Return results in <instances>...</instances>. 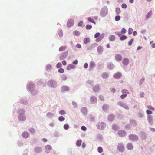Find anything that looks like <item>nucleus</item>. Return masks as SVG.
<instances>
[{
	"label": "nucleus",
	"instance_id": "c03bdc74",
	"mask_svg": "<svg viewBox=\"0 0 155 155\" xmlns=\"http://www.w3.org/2000/svg\"><path fill=\"white\" fill-rule=\"evenodd\" d=\"M58 71L60 73H63L64 72V70L63 68H60L58 70Z\"/></svg>",
	"mask_w": 155,
	"mask_h": 155
},
{
	"label": "nucleus",
	"instance_id": "2f4dec72",
	"mask_svg": "<svg viewBox=\"0 0 155 155\" xmlns=\"http://www.w3.org/2000/svg\"><path fill=\"white\" fill-rule=\"evenodd\" d=\"M117 104L121 106L122 107L125 105V104L123 102L121 101H119L118 102Z\"/></svg>",
	"mask_w": 155,
	"mask_h": 155
},
{
	"label": "nucleus",
	"instance_id": "f3484780",
	"mask_svg": "<svg viewBox=\"0 0 155 155\" xmlns=\"http://www.w3.org/2000/svg\"><path fill=\"white\" fill-rule=\"evenodd\" d=\"M100 87L99 86L96 85L93 87V90L95 92L99 91L100 90Z\"/></svg>",
	"mask_w": 155,
	"mask_h": 155
},
{
	"label": "nucleus",
	"instance_id": "a878e982",
	"mask_svg": "<svg viewBox=\"0 0 155 155\" xmlns=\"http://www.w3.org/2000/svg\"><path fill=\"white\" fill-rule=\"evenodd\" d=\"M75 67L72 64H69L67 66V69L69 70L72 68H74Z\"/></svg>",
	"mask_w": 155,
	"mask_h": 155
},
{
	"label": "nucleus",
	"instance_id": "37998d69",
	"mask_svg": "<svg viewBox=\"0 0 155 155\" xmlns=\"http://www.w3.org/2000/svg\"><path fill=\"white\" fill-rule=\"evenodd\" d=\"M148 120H149L150 123L152 122V117H151L150 116H148Z\"/></svg>",
	"mask_w": 155,
	"mask_h": 155
},
{
	"label": "nucleus",
	"instance_id": "0eeeda50",
	"mask_svg": "<svg viewBox=\"0 0 155 155\" xmlns=\"http://www.w3.org/2000/svg\"><path fill=\"white\" fill-rule=\"evenodd\" d=\"M18 118L19 120H20L21 121H23L25 120L26 117L25 115L24 114H19Z\"/></svg>",
	"mask_w": 155,
	"mask_h": 155
},
{
	"label": "nucleus",
	"instance_id": "20e7f679",
	"mask_svg": "<svg viewBox=\"0 0 155 155\" xmlns=\"http://www.w3.org/2000/svg\"><path fill=\"white\" fill-rule=\"evenodd\" d=\"M74 24V21L72 19H69L68 20L67 23V26L68 28H70L73 26Z\"/></svg>",
	"mask_w": 155,
	"mask_h": 155
},
{
	"label": "nucleus",
	"instance_id": "9b49d317",
	"mask_svg": "<svg viewBox=\"0 0 155 155\" xmlns=\"http://www.w3.org/2000/svg\"><path fill=\"white\" fill-rule=\"evenodd\" d=\"M91 102L92 104L95 103L97 101L96 98L94 96H92L90 98Z\"/></svg>",
	"mask_w": 155,
	"mask_h": 155
},
{
	"label": "nucleus",
	"instance_id": "4be33fe9",
	"mask_svg": "<svg viewBox=\"0 0 155 155\" xmlns=\"http://www.w3.org/2000/svg\"><path fill=\"white\" fill-rule=\"evenodd\" d=\"M67 48L66 46H63L60 47L59 49V51L61 52L65 50Z\"/></svg>",
	"mask_w": 155,
	"mask_h": 155
},
{
	"label": "nucleus",
	"instance_id": "7c9ffc66",
	"mask_svg": "<svg viewBox=\"0 0 155 155\" xmlns=\"http://www.w3.org/2000/svg\"><path fill=\"white\" fill-rule=\"evenodd\" d=\"M90 42L89 39L88 38H86L84 40V42L85 44H87Z\"/></svg>",
	"mask_w": 155,
	"mask_h": 155
},
{
	"label": "nucleus",
	"instance_id": "aec40b11",
	"mask_svg": "<svg viewBox=\"0 0 155 155\" xmlns=\"http://www.w3.org/2000/svg\"><path fill=\"white\" fill-rule=\"evenodd\" d=\"M108 120L110 121H113L114 119V117L113 115H110L108 117Z\"/></svg>",
	"mask_w": 155,
	"mask_h": 155
},
{
	"label": "nucleus",
	"instance_id": "13d9d810",
	"mask_svg": "<svg viewBox=\"0 0 155 155\" xmlns=\"http://www.w3.org/2000/svg\"><path fill=\"white\" fill-rule=\"evenodd\" d=\"M146 112L147 114H152V111L149 110H147L146 111Z\"/></svg>",
	"mask_w": 155,
	"mask_h": 155
},
{
	"label": "nucleus",
	"instance_id": "423d86ee",
	"mask_svg": "<svg viewBox=\"0 0 155 155\" xmlns=\"http://www.w3.org/2000/svg\"><path fill=\"white\" fill-rule=\"evenodd\" d=\"M68 51H67L63 53L59 57L61 60H62L65 59L68 56Z\"/></svg>",
	"mask_w": 155,
	"mask_h": 155
},
{
	"label": "nucleus",
	"instance_id": "cd10ccee",
	"mask_svg": "<svg viewBox=\"0 0 155 155\" xmlns=\"http://www.w3.org/2000/svg\"><path fill=\"white\" fill-rule=\"evenodd\" d=\"M109 106L106 104L104 105L103 107V109L104 111H106L108 108Z\"/></svg>",
	"mask_w": 155,
	"mask_h": 155
},
{
	"label": "nucleus",
	"instance_id": "dca6fc26",
	"mask_svg": "<svg viewBox=\"0 0 155 155\" xmlns=\"http://www.w3.org/2000/svg\"><path fill=\"white\" fill-rule=\"evenodd\" d=\"M95 66V64L93 61H91L90 63L89 69L90 70L94 68Z\"/></svg>",
	"mask_w": 155,
	"mask_h": 155
},
{
	"label": "nucleus",
	"instance_id": "b1692460",
	"mask_svg": "<svg viewBox=\"0 0 155 155\" xmlns=\"http://www.w3.org/2000/svg\"><path fill=\"white\" fill-rule=\"evenodd\" d=\"M103 47L101 46H99L98 47L97 49V52L99 53H101L103 51Z\"/></svg>",
	"mask_w": 155,
	"mask_h": 155
},
{
	"label": "nucleus",
	"instance_id": "bf43d9fd",
	"mask_svg": "<svg viewBox=\"0 0 155 155\" xmlns=\"http://www.w3.org/2000/svg\"><path fill=\"white\" fill-rule=\"evenodd\" d=\"M76 47L77 48H81V46L79 44H78L76 45Z\"/></svg>",
	"mask_w": 155,
	"mask_h": 155
},
{
	"label": "nucleus",
	"instance_id": "680f3d73",
	"mask_svg": "<svg viewBox=\"0 0 155 155\" xmlns=\"http://www.w3.org/2000/svg\"><path fill=\"white\" fill-rule=\"evenodd\" d=\"M88 20L90 22H93V19L91 18V17H89L88 18Z\"/></svg>",
	"mask_w": 155,
	"mask_h": 155
},
{
	"label": "nucleus",
	"instance_id": "3c124183",
	"mask_svg": "<svg viewBox=\"0 0 155 155\" xmlns=\"http://www.w3.org/2000/svg\"><path fill=\"white\" fill-rule=\"evenodd\" d=\"M64 127L65 129L67 130L69 128V125L67 124H65L64 126Z\"/></svg>",
	"mask_w": 155,
	"mask_h": 155
},
{
	"label": "nucleus",
	"instance_id": "4468645a",
	"mask_svg": "<svg viewBox=\"0 0 155 155\" xmlns=\"http://www.w3.org/2000/svg\"><path fill=\"white\" fill-rule=\"evenodd\" d=\"M122 62L123 64L124 65H127L129 63V61L128 58H125L123 59Z\"/></svg>",
	"mask_w": 155,
	"mask_h": 155
},
{
	"label": "nucleus",
	"instance_id": "69168bd1",
	"mask_svg": "<svg viewBox=\"0 0 155 155\" xmlns=\"http://www.w3.org/2000/svg\"><path fill=\"white\" fill-rule=\"evenodd\" d=\"M62 64L64 65H66V64H67L66 61L65 60L63 61L62 62Z\"/></svg>",
	"mask_w": 155,
	"mask_h": 155
},
{
	"label": "nucleus",
	"instance_id": "de8ad7c7",
	"mask_svg": "<svg viewBox=\"0 0 155 155\" xmlns=\"http://www.w3.org/2000/svg\"><path fill=\"white\" fill-rule=\"evenodd\" d=\"M133 39H131L130 41L128 42V45L129 46H130L132 43H133Z\"/></svg>",
	"mask_w": 155,
	"mask_h": 155
},
{
	"label": "nucleus",
	"instance_id": "f704fd0d",
	"mask_svg": "<svg viewBox=\"0 0 155 155\" xmlns=\"http://www.w3.org/2000/svg\"><path fill=\"white\" fill-rule=\"evenodd\" d=\"M103 149L102 147H98L97 149L98 151L100 153H101L103 152Z\"/></svg>",
	"mask_w": 155,
	"mask_h": 155
},
{
	"label": "nucleus",
	"instance_id": "2eb2a0df",
	"mask_svg": "<svg viewBox=\"0 0 155 155\" xmlns=\"http://www.w3.org/2000/svg\"><path fill=\"white\" fill-rule=\"evenodd\" d=\"M29 134L26 132H24L22 134V136L24 138H27L29 137Z\"/></svg>",
	"mask_w": 155,
	"mask_h": 155
},
{
	"label": "nucleus",
	"instance_id": "c756f323",
	"mask_svg": "<svg viewBox=\"0 0 155 155\" xmlns=\"http://www.w3.org/2000/svg\"><path fill=\"white\" fill-rule=\"evenodd\" d=\"M102 77L104 78H106L108 77V74L106 73H104L102 74Z\"/></svg>",
	"mask_w": 155,
	"mask_h": 155
},
{
	"label": "nucleus",
	"instance_id": "473e14b6",
	"mask_svg": "<svg viewBox=\"0 0 155 155\" xmlns=\"http://www.w3.org/2000/svg\"><path fill=\"white\" fill-rule=\"evenodd\" d=\"M115 11L117 14H119L121 12L120 9L118 8H116Z\"/></svg>",
	"mask_w": 155,
	"mask_h": 155
},
{
	"label": "nucleus",
	"instance_id": "bb28decb",
	"mask_svg": "<svg viewBox=\"0 0 155 155\" xmlns=\"http://www.w3.org/2000/svg\"><path fill=\"white\" fill-rule=\"evenodd\" d=\"M82 141L81 140H78L76 143V145L78 147H79L81 145Z\"/></svg>",
	"mask_w": 155,
	"mask_h": 155
},
{
	"label": "nucleus",
	"instance_id": "09e8293b",
	"mask_svg": "<svg viewBox=\"0 0 155 155\" xmlns=\"http://www.w3.org/2000/svg\"><path fill=\"white\" fill-rule=\"evenodd\" d=\"M63 88L64 89V90L65 91H68L69 89V87H67V86L64 87H63Z\"/></svg>",
	"mask_w": 155,
	"mask_h": 155
},
{
	"label": "nucleus",
	"instance_id": "5fc2aeb1",
	"mask_svg": "<svg viewBox=\"0 0 155 155\" xmlns=\"http://www.w3.org/2000/svg\"><path fill=\"white\" fill-rule=\"evenodd\" d=\"M83 24V22L82 21H80L78 24V25L79 26H81Z\"/></svg>",
	"mask_w": 155,
	"mask_h": 155
},
{
	"label": "nucleus",
	"instance_id": "c9c22d12",
	"mask_svg": "<svg viewBox=\"0 0 155 155\" xmlns=\"http://www.w3.org/2000/svg\"><path fill=\"white\" fill-rule=\"evenodd\" d=\"M127 38V37L126 36L124 35L120 37V40L121 41H123V40L126 39Z\"/></svg>",
	"mask_w": 155,
	"mask_h": 155
},
{
	"label": "nucleus",
	"instance_id": "49530a36",
	"mask_svg": "<svg viewBox=\"0 0 155 155\" xmlns=\"http://www.w3.org/2000/svg\"><path fill=\"white\" fill-rule=\"evenodd\" d=\"M121 33H125L126 32V30L124 28H122L121 31Z\"/></svg>",
	"mask_w": 155,
	"mask_h": 155
},
{
	"label": "nucleus",
	"instance_id": "e433bc0d",
	"mask_svg": "<svg viewBox=\"0 0 155 155\" xmlns=\"http://www.w3.org/2000/svg\"><path fill=\"white\" fill-rule=\"evenodd\" d=\"M29 131L31 134H34L35 132V130L32 128H30L29 129Z\"/></svg>",
	"mask_w": 155,
	"mask_h": 155
},
{
	"label": "nucleus",
	"instance_id": "ea45409f",
	"mask_svg": "<svg viewBox=\"0 0 155 155\" xmlns=\"http://www.w3.org/2000/svg\"><path fill=\"white\" fill-rule=\"evenodd\" d=\"M133 29L131 28H130L128 30V34L129 35H130L133 32Z\"/></svg>",
	"mask_w": 155,
	"mask_h": 155
},
{
	"label": "nucleus",
	"instance_id": "c85d7f7f",
	"mask_svg": "<svg viewBox=\"0 0 155 155\" xmlns=\"http://www.w3.org/2000/svg\"><path fill=\"white\" fill-rule=\"evenodd\" d=\"M152 14V12L151 11H150L148 12L146 16V18L148 19L151 16Z\"/></svg>",
	"mask_w": 155,
	"mask_h": 155
},
{
	"label": "nucleus",
	"instance_id": "a19ab883",
	"mask_svg": "<svg viewBox=\"0 0 155 155\" xmlns=\"http://www.w3.org/2000/svg\"><path fill=\"white\" fill-rule=\"evenodd\" d=\"M65 119L63 116H60L59 117L58 120L61 121H63Z\"/></svg>",
	"mask_w": 155,
	"mask_h": 155
},
{
	"label": "nucleus",
	"instance_id": "5701e85b",
	"mask_svg": "<svg viewBox=\"0 0 155 155\" xmlns=\"http://www.w3.org/2000/svg\"><path fill=\"white\" fill-rule=\"evenodd\" d=\"M73 34L74 36H78L80 35V32L78 31L75 30L73 31Z\"/></svg>",
	"mask_w": 155,
	"mask_h": 155
},
{
	"label": "nucleus",
	"instance_id": "f257e3e1",
	"mask_svg": "<svg viewBox=\"0 0 155 155\" xmlns=\"http://www.w3.org/2000/svg\"><path fill=\"white\" fill-rule=\"evenodd\" d=\"M100 35V34L99 33L97 32L96 33V34L94 35V37L95 38H97L98 37H99V38H97L96 40V42H99L104 37V35L103 36H102L101 35L99 36Z\"/></svg>",
	"mask_w": 155,
	"mask_h": 155
},
{
	"label": "nucleus",
	"instance_id": "4d7b16f0",
	"mask_svg": "<svg viewBox=\"0 0 155 155\" xmlns=\"http://www.w3.org/2000/svg\"><path fill=\"white\" fill-rule=\"evenodd\" d=\"M81 129L85 131L86 130V128L84 126H82L81 127Z\"/></svg>",
	"mask_w": 155,
	"mask_h": 155
},
{
	"label": "nucleus",
	"instance_id": "4c0bfd02",
	"mask_svg": "<svg viewBox=\"0 0 155 155\" xmlns=\"http://www.w3.org/2000/svg\"><path fill=\"white\" fill-rule=\"evenodd\" d=\"M92 27V26L90 25H86V28L87 29H90Z\"/></svg>",
	"mask_w": 155,
	"mask_h": 155
},
{
	"label": "nucleus",
	"instance_id": "72a5a7b5",
	"mask_svg": "<svg viewBox=\"0 0 155 155\" xmlns=\"http://www.w3.org/2000/svg\"><path fill=\"white\" fill-rule=\"evenodd\" d=\"M121 92L122 93H127V94H129V91L126 89H123L121 91Z\"/></svg>",
	"mask_w": 155,
	"mask_h": 155
},
{
	"label": "nucleus",
	"instance_id": "864d4df0",
	"mask_svg": "<svg viewBox=\"0 0 155 155\" xmlns=\"http://www.w3.org/2000/svg\"><path fill=\"white\" fill-rule=\"evenodd\" d=\"M115 34L118 35V36H120L121 35V32H120L119 31L116 32H115Z\"/></svg>",
	"mask_w": 155,
	"mask_h": 155
},
{
	"label": "nucleus",
	"instance_id": "603ef678",
	"mask_svg": "<svg viewBox=\"0 0 155 155\" xmlns=\"http://www.w3.org/2000/svg\"><path fill=\"white\" fill-rule=\"evenodd\" d=\"M127 95L126 94H122L120 96V97L121 99H124L126 97Z\"/></svg>",
	"mask_w": 155,
	"mask_h": 155
},
{
	"label": "nucleus",
	"instance_id": "39448f33",
	"mask_svg": "<svg viewBox=\"0 0 155 155\" xmlns=\"http://www.w3.org/2000/svg\"><path fill=\"white\" fill-rule=\"evenodd\" d=\"M129 139L131 141H135L138 140V137L135 135H130L129 136Z\"/></svg>",
	"mask_w": 155,
	"mask_h": 155
},
{
	"label": "nucleus",
	"instance_id": "8fccbe9b",
	"mask_svg": "<svg viewBox=\"0 0 155 155\" xmlns=\"http://www.w3.org/2000/svg\"><path fill=\"white\" fill-rule=\"evenodd\" d=\"M121 6L124 9L126 8L127 7V5L124 3L122 4Z\"/></svg>",
	"mask_w": 155,
	"mask_h": 155
},
{
	"label": "nucleus",
	"instance_id": "1a4fd4ad",
	"mask_svg": "<svg viewBox=\"0 0 155 155\" xmlns=\"http://www.w3.org/2000/svg\"><path fill=\"white\" fill-rule=\"evenodd\" d=\"M118 149L120 152L123 151L124 148L123 145L121 143L119 144L118 145Z\"/></svg>",
	"mask_w": 155,
	"mask_h": 155
},
{
	"label": "nucleus",
	"instance_id": "6e6552de",
	"mask_svg": "<svg viewBox=\"0 0 155 155\" xmlns=\"http://www.w3.org/2000/svg\"><path fill=\"white\" fill-rule=\"evenodd\" d=\"M126 134V132L123 130H119L118 132V135L120 137H124Z\"/></svg>",
	"mask_w": 155,
	"mask_h": 155
},
{
	"label": "nucleus",
	"instance_id": "79ce46f5",
	"mask_svg": "<svg viewBox=\"0 0 155 155\" xmlns=\"http://www.w3.org/2000/svg\"><path fill=\"white\" fill-rule=\"evenodd\" d=\"M62 66L61 64L60 63H58L56 65V67L57 68H59L61 67Z\"/></svg>",
	"mask_w": 155,
	"mask_h": 155
},
{
	"label": "nucleus",
	"instance_id": "f8f14e48",
	"mask_svg": "<svg viewBox=\"0 0 155 155\" xmlns=\"http://www.w3.org/2000/svg\"><path fill=\"white\" fill-rule=\"evenodd\" d=\"M121 74L120 73H117L115 74L114 75V77L116 79H118L121 77Z\"/></svg>",
	"mask_w": 155,
	"mask_h": 155
},
{
	"label": "nucleus",
	"instance_id": "6e6d98bb",
	"mask_svg": "<svg viewBox=\"0 0 155 155\" xmlns=\"http://www.w3.org/2000/svg\"><path fill=\"white\" fill-rule=\"evenodd\" d=\"M62 78L63 80H65L67 79V78L65 75H64L62 76Z\"/></svg>",
	"mask_w": 155,
	"mask_h": 155
},
{
	"label": "nucleus",
	"instance_id": "a18cd8bd",
	"mask_svg": "<svg viewBox=\"0 0 155 155\" xmlns=\"http://www.w3.org/2000/svg\"><path fill=\"white\" fill-rule=\"evenodd\" d=\"M120 17L119 16H117L115 17V20L116 21H117L120 20Z\"/></svg>",
	"mask_w": 155,
	"mask_h": 155
},
{
	"label": "nucleus",
	"instance_id": "7ed1b4c3",
	"mask_svg": "<svg viewBox=\"0 0 155 155\" xmlns=\"http://www.w3.org/2000/svg\"><path fill=\"white\" fill-rule=\"evenodd\" d=\"M97 128L100 129H102L105 127V124L103 122H99L97 124Z\"/></svg>",
	"mask_w": 155,
	"mask_h": 155
},
{
	"label": "nucleus",
	"instance_id": "e2e57ef3",
	"mask_svg": "<svg viewBox=\"0 0 155 155\" xmlns=\"http://www.w3.org/2000/svg\"><path fill=\"white\" fill-rule=\"evenodd\" d=\"M78 63V61L77 60H75L73 62V64H77Z\"/></svg>",
	"mask_w": 155,
	"mask_h": 155
},
{
	"label": "nucleus",
	"instance_id": "a211bd4d",
	"mask_svg": "<svg viewBox=\"0 0 155 155\" xmlns=\"http://www.w3.org/2000/svg\"><path fill=\"white\" fill-rule=\"evenodd\" d=\"M45 148L46 149V152L48 153L49 152V150L51 149L52 148L51 146L49 145H47L45 146Z\"/></svg>",
	"mask_w": 155,
	"mask_h": 155
},
{
	"label": "nucleus",
	"instance_id": "412c9836",
	"mask_svg": "<svg viewBox=\"0 0 155 155\" xmlns=\"http://www.w3.org/2000/svg\"><path fill=\"white\" fill-rule=\"evenodd\" d=\"M112 128L114 130H117L119 129V127L116 124H114L112 126Z\"/></svg>",
	"mask_w": 155,
	"mask_h": 155
},
{
	"label": "nucleus",
	"instance_id": "338daca9",
	"mask_svg": "<svg viewBox=\"0 0 155 155\" xmlns=\"http://www.w3.org/2000/svg\"><path fill=\"white\" fill-rule=\"evenodd\" d=\"M148 108H149L150 109L154 111V109L153 107H152L151 106H148Z\"/></svg>",
	"mask_w": 155,
	"mask_h": 155
},
{
	"label": "nucleus",
	"instance_id": "393cba45",
	"mask_svg": "<svg viewBox=\"0 0 155 155\" xmlns=\"http://www.w3.org/2000/svg\"><path fill=\"white\" fill-rule=\"evenodd\" d=\"M110 40L111 41H114L115 40V37L114 35H111L109 37Z\"/></svg>",
	"mask_w": 155,
	"mask_h": 155
},
{
	"label": "nucleus",
	"instance_id": "6ab92c4d",
	"mask_svg": "<svg viewBox=\"0 0 155 155\" xmlns=\"http://www.w3.org/2000/svg\"><path fill=\"white\" fill-rule=\"evenodd\" d=\"M35 151L37 153L40 152L41 151V148L40 147H36L35 148Z\"/></svg>",
	"mask_w": 155,
	"mask_h": 155
},
{
	"label": "nucleus",
	"instance_id": "f03ea898",
	"mask_svg": "<svg viewBox=\"0 0 155 155\" xmlns=\"http://www.w3.org/2000/svg\"><path fill=\"white\" fill-rule=\"evenodd\" d=\"M107 13V10L106 8H102L101 11L100 15L103 17L106 16Z\"/></svg>",
	"mask_w": 155,
	"mask_h": 155
},
{
	"label": "nucleus",
	"instance_id": "774afa93",
	"mask_svg": "<svg viewBox=\"0 0 155 155\" xmlns=\"http://www.w3.org/2000/svg\"><path fill=\"white\" fill-rule=\"evenodd\" d=\"M123 107L125 109H129L128 106L125 104V105L123 106Z\"/></svg>",
	"mask_w": 155,
	"mask_h": 155
},
{
	"label": "nucleus",
	"instance_id": "ddd939ff",
	"mask_svg": "<svg viewBox=\"0 0 155 155\" xmlns=\"http://www.w3.org/2000/svg\"><path fill=\"white\" fill-rule=\"evenodd\" d=\"M127 147L129 150H132L133 148V146L132 144L131 143H128L127 145Z\"/></svg>",
	"mask_w": 155,
	"mask_h": 155
},
{
	"label": "nucleus",
	"instance_id": "9d476101",
	"mask_svg": "<svg viewBox=\"0 0 155 155\" xmlns=\"http://www.w3.org/2000/svg\"><path fill=\"white\" fill-rule=\"evenodd\" d=\"M115 59L117 61H121L122 57L119 54H117L115 56Z\"/></svg>",
	"mask_w": 155,
	"mask_h": 155
},
{
	"label": "nucleus",
	"instance_id": "58836bf2",
	"mask_svg": "<svg viewBox=\"0 0 155 155\" xmlns=\"http://www.w3.org/2000/svg\"><path fill=\"white\" fill-rule=\"evenodd\" d=\"M59 114L62 115H63L65 114L66 113L65 112L64 110H61L59 112Z\"/></svg>",
	"mask_w": 155,
	"mask_h": 155
},
{
	"label": "nucleus",
	"instance_id": "0e129e2a",
	"mask_svg": "<svg viewBox=\"0 0 155 155\" xmlns=\"http://www.w3.org/2000/svg\"><path fill=\"white\" fill-rule=\"evenodd\" d=\"M144 80V78H143L142 79H141L140 81V84H141L143 82Z\"/></svg>",
	"mask_w": 155,
	"mask_h": 155
},
{
	"label": "nucleus",
	"instance_id": "052dcab7",
	"mask_svg": "<svg viewBox=\"0 0 155 155\" xmlns=\"http://www.w3.org/2000/svg\"><path fill=\"white\" fill-rule=\"evenodd\" d=\"M88 64L87 63H85L84 64V67L85 68H86L88 67Z\"/></svg>",
	"mask_w": 155,
	"mask_h": 155
}]
</instances>
